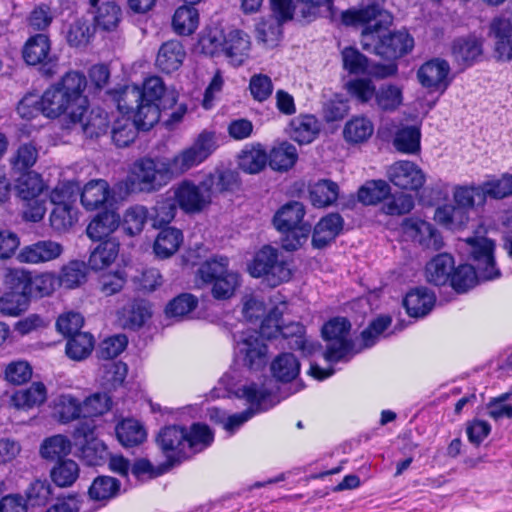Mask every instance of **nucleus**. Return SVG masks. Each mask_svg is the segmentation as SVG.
<instances>
[{"instance_id":"obj_1","label":"nucleus","mask_w":512,"mask_h":512,"mask_svg":"<svg viewBox=\"0 0 512 512\" xmlns=\"http://www.w3.org/2000/svg\"><path fill=\"white\" fill-rule=\"evenodd\" d=\"M341 20L346 26L362 27L363 49L384 59H398L414 48V38L406 29L384 33L392 25L393 16L379 3L348 9L342 12Z\"/></svg>"},{"instance_id":"obj_2","label":"nucleus","mask_w":512,"mask_h":512,"mask_svg":"<svg viewBox=\"0 0 512 512\" xmlns=\"http://www.w3.org/2000/svg\"><path fill=\"white\" fill-rule=\"evenodd\" d=\"M111 405L112 401L107 393H95L82 404L76 398L66 395V419L68 416L72 419L83 418L74 425L72 441H66V454L72 452L90 465L96 464L98 458H102L105 446L94 435L95 424L92 418L108 412Z\"/></svg>"},{"instance_id":"obj_3","label":"nucleus","mask_w":512,"mask_h":512,"mask_svg":"<svg viewBox=\"0 0 512 512\" xmlns=\"http://www.w3.org/2000/svg\"><path fill=\"white\" fill-rule=\"evenodd\" d=\"M469 253L475 262V267L469 264L458 266L450 276L452 287L457 292H466L476 283V269L479 274L487 280L494 279L500 275L495 266L494 241L481 235L468 237L464 240Z\"/></svg>"},{"instance_id":"obj_4","label":"nucleus","mask_w":512,"mask_h":512,"mask_svg":"<svg viewBox=\"0 0 512 512\" xmlns=\"http://www.w3.org/2000/svg\"><path fill=\"white\" fill-rule=\"evenodd\" d=\"M233 179L232 173L225 172L210 174L198 185L184 180L173 188V197L184 212L199 213L211 203L214 186L219 191L227 190Z\"/></svg>"},{"instance_id":"obj_5","label":"nucleus","mask_w":512,"mask_h":512,"mask_svg":"<svg viewBox=\"0 0 512 512\" xmlns=\"http://www.w3.org/2000/svg\"><path fill=\"white\" fill-rule=\"evenodd\" d=\"M173 179L167 160L143 157L130 167L125 184L132 193H151L160 190Z\"/></svg>"},{"instance_id":"obj_6","label":"nucleus","mask_w":512,"mask_h":512,"mask_svg":"<svg viewBox=\"0 0 512 512\" xmlns=\"http://www.w3.org/2000/svg\"><path fill=\"white\" fill-rule=\"evenodd\" d=\"M304 215V206L297 201L285 204L275 214L273 223L276 229L284 234L281 242L285 250H297L306 242L311 225L302 221Z\"/></svg>"},{"instance_id":"obj_7","label":"nucleus","mask_w":512,"mask_h":512,"mask_svg":"<svg viewBox=\"0 0 512 512\" xmlns=\"http://www.w3.org/2000/svg\"><path fill=\"white\" fill-rule=\"evenodd\" d=\"M140 101L157 102L163 109H168L177 102V96L174 91L166 90L160 77L152 76L144 81L142 89L136 85L125 86L117 98V107L130 111Z\"/></svg>"},{"instance_id":"obj_8","label":"nucleus","mask_w":512,"mask_h":512,"mask_svg":"<svg viewBox=\"0 0 512 512\" xmlns=\"http://www.w3.org/2000/svg\"><path fill=\"white\" fill-rule=\"evenodd\" d=\"M217 148L216 135L214 132L204 130L193 141V143L166 159L172 177L180 176L190 169L203 163Z\"/></svg>"},{"instance_id":"obj_9","label":"nucleus","mask_w":512,"mask_h":512,"mask_svg":"<svg viewBox=\"0 0 512 512\" xmlns=\"http://www.w3.org/2000/svg\"><path fill=\"white\" fill-rule=\"evenodd\" d=\"M249 271L253 277H266L272 286L287 282L292 277L291 262L271 246H264L256 253Z\"/></svg>"},{"instance_id":"obj_10","label":"nucleus","mask_w":512,"mask_h":512,"mask_svg":"<svg viewBox=\"0 0 512 512\" xmlns=\"http://www.w3.org/2000/svg\"><path fill=\"white\" fill-rule=\"evenodd\" d=\"M272 388H268L265 384L259 387L257 384L252 383L245 385L238 389V396L245 398L251 407L241 413L226 416L224 428L230 433H233L246 421H248L256 412L265 410L271 407L274 403H267L272 396Z\"/></svg>"},{"instance_id":"obj_11","label":"nucleus","mask_w":512,"mask_h":512,"mask_svg":"<svg viewBox=\"0 0 512 512\" xmlns=\"http://www.w3.org/2000/svg\"><path fill=\"white\" fill-rule=\"evenodd\" d=\"M350 322L344 317H336L329 320L322 328V336L327 342L324 357L329 362H337L343 359L353 347L349 337Z\"/></svg>"},{"instance_id":"obj_12","label":"nucleus","mask_w":512,"mask_h":512,"mask_svg":"<svg viewBox=\"0 0 512 512\" xmlns=\"http://www.w3.org/2000/svg\"><path fill=\"white\" fill-rule=\"evenodd\" d=\"M50 49L49 38L36 34L28 38L22 50L24 61L31 66L39 65V72L46 78L53 77L59 69V58Z\"/></svg>"},{"instance_id":"obj_13","label":"nucleus","mask_w":512,"mask_h":512,"mask_svg":"<svg viewBox=\"0 0 512 512\" xmlns=\"http://www.w3.org/2000/svg\"><path fill=\"white\" fill-rule=\"evenodd\" d=\"M237 356L244 365L257 370L267 363V345L258 331L247 329L233 334Z\"/></svg>"},{"instance_id":"obj_14","label":"nucleus","mask_w":512,"mask_h":512,"mask_svg":"<svg viewBox=\"0 0 512 512\" xmlns=\"http://www.w3.org/2000/svg\"><path fill=\"white\" fill-rule=\"evenodd\" d=\"M389 181L401 190L418 191L426 181L424 171L414 162L402 160L387 169Z\"/></svg>"},{"instance_id":"obj_15","label":"nucleus","mask_w":512,"mask_h":512,"mask_svg":"<svg viewBox=\"0 0 512 512\" xmlns=\"http://www.w3.org/2000/svg\"><path fill=\"white\" fill-rule=\"evenodd\" d=\"M401 230L407 238L423 248L437 251L443 247V239L440 233L432 224L420 218H405L401 223Z\"/></svg>"},{"instance_id":"obj_16","label":"nucleus","mask_w":512,"mask_h":512,"mask_svg":"<svg viewBox=\"0 0 512 512\" xmlns=\"http://www.w3.org/2000/svg\"><path fill=\"white\" fill-rule=\"evenodd\" d=\"M157 443L171 461L180 462L189 457L184 427L171 425L162 428L157 436Z\"/></svg>"},{"instance_id":"obj_17","label":"nucleus","mask_w":512,"mask_h":512,"mask_svg":"<svg viewBox=\"0 0 512 512\" xmlns=\"http://www.w3.org/2000/svg\"><path fill=\"white\" fill-rule=\"evenodd\" d=\"M449 63L441 58H433L420 66L417 78L420 84L433 91H445L450 84Z\"/></svg>"},{"instance_id":"obj_18","label":"nucleus","mask_w":512,"mask_h":512,"mask_svg":"<svg viewBox=\"0 0 512 512\" xmlns=\"http://www.w3.org/2000/svg\"><path fill=\"white\" fill-rule=\"evenodd\" d=\"M218 48L224 52L233 65L240 66L249 57L251 48L250 37L243 31L232 30L224 36L222 42H217L210 52L214 53Z\"/></svg>"},{"instance_id":"obj_19","label":"nucleus","mask_w":512,"mask_h":512,"mask_svg":"<svg viewBox=\"0 0 512 512\" xmlns=\"http://www.w3.org/2000/svg\"><path fill=\"white\" fill-rule=\"evenodd\" d=\"M87 86L83 73H66V118L76 120V111L83 112L88 108V100L82 93Z\"/></svg>"},{"instance_id":"obj_20","label":"nucleus","mask_w":512,"mask_h":512,"mask_svg":"<svg viewBox=\"0 0 512 512\" xmlns=\"http://www.w3.org/2000/svg\"><path fill=\"white\" fill-rule=\"evenodd\" d=\"M41 457L55 466L50 471V478L53 483L64 487V435L58 434L43 440L40 446Z\"/></svg>"},{"instance_id":"obj_21","label":"nucleus","mask_w":512,"mask_h":512,"mask_svg":"<svg viewBox=\"0 0 512 512\" xmlns=\"http://www.w3.org/2000/svg\"><path fill=\"white\" fill-rule=\"evenodd\" d=\"M489 36L494 41L495 57L500 61H512V23L506 18H495L490 23Z\"/></svg>"},{"instance_id":"obj_22","label":"nucleus","mask_w":512,"mask_h":512,"mask_svg":"<svg viewBox=\"0 0 512 512\" xmlns=\"http://www.w3.org/2000/svg\"><path fill=\"white\" fill-rule=\"evenodd\" d=\"M36 110L51 119L57 118L64 113V76L58 82L48 88L39 99Z\"/></svg>"},{"instance_id":"obj_23","label":"nucleus","mask_w":512,"mask_h":512,"mask_svg":"<svg viewBox=\"0 0 512 512\" xmlns=\"http://www.w3.org/2000/svg\"><path fill=\"white\" fill-rule=\"evenodd\" d=\"M279 336L287 340L289 348L300 350L304 355L310 356L321 349L319 343L309 341L305 338V328L300 323H290L280 326Z\"/></svg>"},{"instance_id":"obj_24","label":"nucleus","mask_w":512,"mask_h":512,"mask_svg":"<svg viewBox=\"0 0 512 512\" xmlns=\"http://www.w3.org/2000/svg\"><path fill=\"white\" fill-rule=\"evenodd\" d=\"M62 252L61 245L52 241H39L25 246L19 253L18 259L22 263L37 264L55 259Z\"/></svg>"},{"instance_id":"obj_25","label":"nucleus","mask_w":512,"mask_h":512,"mask_svg":"<svg viewBox=\"0 0 512 512\" xmlns=\"http://www.w3.org/2000/svg\"><path fill=\"white\" fill-rule=\"evenodd\" d=\"M343 229V219L339 214L331 213L323 217L315 226L312 244L323 248L333 241Z\"/></svg>"},{"instance_id":"obj_26","label":"nucleus","mask_w":512,"mask_h":512,"mask_svg":"<svg viewBox=\"0 0 512 512\" xmlns=\"http://www.w3.org/2000/svg\"><path fill=\"white\" fill-rule=\"evenodd\" d=\"M76 111V120H69L72 124H79L83 133L90 138L98 137L108 130L109 121L108 114L101 108H94L90 111L89 116L84 119L87 109L80 114Z\"/></svg>"},{"instance_id":"obj_27","label":"nucleus","mask_w":512,"mask_h":512,"mask_svg":"<svg viewBox=\"0 0 512 512\" xmlns=\"http://www.w3.org/2000/svg\"><path fill=\"white\" fill-rule=\"evenodd\" d=\"M119 110L120 115L117 116L112 124L111 128V138L113 143L117 147H127L137 137L138 125L134 120L127 115L129 111L127 110Z\"/></svg>"},{"instance_id":"obj_28","label":"nucleus","mask_w":512,"mask_h":512,"mask_svg":"<svg viewBox=\"0 0 512 512\" xmlns=\"http://www.w3.org/2000/svg\"><path fill=\"white\" fill-rule=\"evenodd\" d=\"M94 337L89 332L73 333L66 328V356L75 361L86 359L94 348Z\"/></svg>"},{"instance_id":"obj_29","label":"nucleus","mask_w":512,"mask_h":512,"mask_svg":"<svg viewBox=\"0 0 512 512\" xmlns=\"http://www.w3.org/2000/svg\"><path fill=\"white\" fill-rule=\"evenodd\" d=\"M268 163V154L260 143L246 145L238 155L239 168L248 174L261 172Z\"/></svg>"},{"instance_id":"obj_30","label":"nucleus","mask_w":512,"mask_h":512,"mask_svg":"<svg viewBox=\"0 0 512 512\" xmlns=\"http://www.w3.org/2000/svg\"><path fill=\"white\" fill-rule=\"evenodd\" d=\"M435 295L426 288H415L403 300L404 307L411 317L426 316L433 308Z\"/></svg>"},{"instance_id":"obj_31","label":"nucleus","mask_w":512,"mask_h":512,"mask_svg":"<svg viewBox=\"0 0 512 512\" xmlns=\"http://www.w3.org/2000/svg\"><path fill=\"white\" fill-rule=\"evenodd\" d=\"M185 58V51L179 41L171 40L162 44L156 58V65L165 72L171 73L179 69Z\"/></svg>"},{"instance_id":"obj_32","label":"nucleus","mask_w":512,"mask_h":512,"mask_svg":"<svg viewBox=\"0 0 512 512\" xmlns=\"http://www.w3.org/2000/svg\"><path fill=\"white\" fill-rule=\"evenodd\" d=\"M120 225V216L111 210H106L95 216L89 223L86 233L93 241H101L111 235Z\"/></svg>"},{"instance_id":"obj_33","label":"nucleus","mask_w":512,"mask_h":512,"mask_svg":"<svg viewBox=\"0 0 512 512\" xmlns=\"http://www.w3.org/2000/svg\"><path fill=\"white\" fill-rule=\"evenodd\" d=\"M320 124L313 115H299L290 122V137L299 144H309L318 135Z\"/></svg>"},{"instance_id":"obj_34","label":"nucleus","mask_w":512,"mask_h":512,"mask_svg":"<svg viewBox=\"0 0 512 512\" xmlns=\"http://www.w3.org/2000/svg\"><path fill=\"white\" fill-rule=\"evenodd\" d=\"M454 269L453 257L447 253L435 256L427 263L425 269L426 279L436 286L444 285L450 280Z\"/></svg>"},{"instance_id":"obj_35","label":"nucleus","mask_w":512,"mask_h":512,"mask_svg":"<svg viewBox=\"0 0 512 512\" xmlns=\"http://www.w3.org/2000/svg\"><path fill=\"white\" fill-rule=\"evenodd\" d=\"M482 46V41L475 36L459 38L453 43V56L458 63L470 66L482 55Z\"/></svg>"},{"instance_id":"obj_36","label":"nucleus","mask_w":512,"mask_h":512,"mask_svg":"<svg viewBox=\"0 0 512 512\" xmlns=\"http://www.w3.org/2000/svg\"><path fill=\"white\" fill-rule=\"evenodd\" d=\"M298 159L296 147L289 142L274 146L268 154V163L273 170L287 171L294 166Z\"/></svg>"},{"instance_id":"obj_37","label":"nucleus","mask_w":512,"mask_h":512,"mask_svg":"<svg viewBox=\"0 0 512 512\" xmlns=\"http://www.w3.org/2000/svg\"><path fill=\"white\" fill-rule=\"evenodd\" d=\"M231 273L228 271V258L224 256L212 257L203 262L197 271V281L202 285H211L222 276Z\"/></svg>"},{"instance_id":"obj_38","label":"nucleus","mask_w":512,"mask_h":512,"mask_svg":"<svg viewBox=\"0 0 512 512\" xmlns=\"http://www.w3.org/2000/svg\"><path fill=\"white\" fill-rule=\"evenodd\" d=\"M183 241L182 232L173 227H167L160 231L155 242L154 252L160 258L172 256Z\"/></svg>"},{"instance_id":"obj_39","label":"nucleus","mask_w":512,"mask_h":512,"mask_svg":"<svg viewBox=\"0 0 512 512\" xmlns=\"http://www.w3.org/2000/svg\"><path fill=\"white\" fill-rule=\"evenodd\" d=\"M109 196V185L105 180H93L81 191L80 199L88 210H94L104 204Z\"/></svg>"},{"instance_id":"obj_40","label":"nucleus","mask_w":512,"mask_h":512,"mask_svg":"<svg viewBox=\"0 0 512 512\" xmlns=\"http://www.w3.org/2000/svg\"><path fill=\"white\" fill-rule=\"evenodd\" d=\"M435 220L442 226L456 230L468 222V212L458 205L445 204L438 207L434 215Z\"/></svg>"},{"instance_id":"obj_41","label":"nucleus","mask_w":512,"mask_h":512,"mask_svg":"<svg viewBox=\"0 0 512 512\" xmlns=\"http://www.w3.org/2000/svg\"><path fill=\"white\" fill-rule=\"evenodd\" d=\"M119 252V243L109 239L101 242L90 254L89 266L93 270H103L109 267Z\"/></svg>"},{"instance_id":"obj_42","label":"nucleus","mask_w":512,"mask_h":512,"mask_svg":"<svg viewBox=\"0 0 512 512\" xmlns=\"http://www.w3.org/2000/svg\"><path fill=\"white\" fill-rule=\"evenodd\" d=\"M374 132L373 123L364 116L354 117L349 120L343 129L344 139L353 144L367 141Z\"/></svg>"},{"instance_id":"obj_43","label":"nucleus","mask_w":512,"mask_h":512,"mask_svg":"<svg viewBox=\"0 0 512 512\" xmlns=\"http://www.w3.org/2000/svg\"><path fill=\"white\" fill-rule=\"evenodd\" d=\"M375 102L382 111H395L403 103V87L393 83L381 85L376 90Z\"/></svg>"},{"instance_id":"obj_44","label":"nucleus","mask_w":512,"mask_h":512,"mask_svg":"<svg viewBox=\"0 0 512 512\" xmlns=\"http://www.w3.org/2000/svg\"><path fill=\"white\" fill-rule=\"evenodd\" d=\"M116 435L119 442L125 447L141 444L146 438L143 426L134 419H125L116 426Z\"/></svg>"},{"instance_id":"obj_45","label":"nucleus","mask_w":512,"mask_h":512,"mask_svg":"<svg viewBox=\"0 0 512 512\" xmlns=\"http://www.w3.org/2000/svg\"><path fill=\"white\" fill-rule=\"evenodd\" d=\"M199 14L194 6L183 5L179 7L173 16L172 25L176 33L190 35L198 27Z\"/></svg>"},{"instance_id":"obj_46","label":"nucleus","mask_w":512,"mask_h":512,"mask_svg":"<svg viewBox=\"0 0 512 512\" xmlns=\"http://www.w3.org/2000/svg\"><path fill=\"white\" fill-rule=\"evenodd\" d=\"M271 371L279 381L289 382L298 376L300 363L292 353H283L272 362Z\"/></svg>"},{"instance_id":"obj_47","label":"nucleus","mask_w":512,"mask_h":512,"mask_svg":"<svg viewBox=\"0 0 512 512\" xmlns=\"http://www.w3.org/2000/svg\"><path fill=\"white\" fill-rule=\"evenodd\" d=\"M46 399V387L41 382H34L29 388L16 391L12 401L17 408L29 409L42 404Z\"/></svg>"},{"instance_id":"obj_48","label":"nucleus","mask_w":512,"mask_h":512,"mask_svg":"<svg viewBox=\"0 0 512 512\" xmlns=\"http://www.w3.org/2000/svg\"><path fill=\"white\" fill-rule=\"evenodd\" d=\"M24 495L28 507H43L53 495L52 486L46 479H35L27 486Z\"/></svg>"},{"instance_id":"obj_49","label":"nucleus","mask_w":512,"mask_h":512,"mask_svg":"<svg viewBox=\"0 0 512 512\" xmlns=\"http://www.w3.org/2000/svg\"><path fill=\"white\" fill-rule=\"evenodd\" d=\"M391 188L384 180H370L358 190V200L364 205H374L390 194Z\"/></svg>"},{"instance_id":"obj_50","label":"nucleus","mask_w":512,"mask_h":512,"mask_svg":"<svg viewBox=\"0 0 512 512\" xmlns=\"http://www.w3.org/2000/svg\"><path fill=\"white\" fill-rule=\"evenodd\" d=\"M420 138L419 127L405 126L397 131L393 143L398 151L414 154L420 150Z\"/></svg>"},{"instance_id":"obj_51","label":"nucleus","mask_w":512,"mask_h":512,"mask_svg":"<svg viewBox=\"0 0 512 512\" xmlns=\"http://www.w3.org/2000/svg\"><path fill=\"white\" fill-rule=\"evenodd\" d=\"M137 110L134 115V121L138 127L142 130H149L160 119L161 104L157 102L140 101L138 104H134Z\"/></svg>"},{"instance_id":"obj_52","label":"nucleus","mask_w":512,"mask_h":512,"mask_svg":"<svg viewBox=\"0 0 512 512\" xmlns=\"http://www.w3.org/2000/svg\"><path fill=\"white\" fill-rule=\"evenodd\" d=\"M187 448L189 456L204 450L213 441V433L205 424L195 423L186 430Z\"/></svg>"},{"instance_id":"obj_53","label":"nucleus","mask_w":512,"mask_h":512,"mask_svg":"<svg viewBox=\"0 0 512 512\" xmlns=\"http://www.w3.org/2000/svg\"><path fill=\"white\" fill-rule=\"evenodd\" d=\"M338 185L330 180H321L314 184L310 190V199L316 207H326L336 201Z\"/></svg>"},{"instance_id":"obj_54","label":"nucleus","mask_w":512,"mask_h":512,"mask_svg":"<svg viewBox=\"0 0 512 512\" xmlns=\"http://www.w3.org/2000/svg\"><path fill=\"white\" fill-rule=\"evenodd\" d=\"M381 206V211L390 216H401L410 213L415 207L412 195L406 193H395L387 196Z\"/></svg>"},{"instance_id":"obj_55","label":"nucleus","mask_w":512,"mask_h":512,"mask_svg":"<svg viewBox=\"0 0 512 512\" xmlns=\"http://www.w3.org/2000/svg\"><path fill=\"white\" fill-rule=\"evenodd\" d=\"M176 211L177 203L174 197H162L149 212V220L153 227H161L174 219Z\"/></svg>"},{"instance_id":"obj_56","label":"nucleus","mask_w":512,"mask_h":512,"mask_svg":"<svg viewBox=\"0 0 512 512\" xmlns=\"http://www.w3.org/2000/svg\"><path fill=\"white\" fill-rule=\"evenodd\" d=\"M31 296L25 292L6 291L0 297V312L7 316H18L28 309Z\"/></svg>"},{"instance_id":"obj_57","label":"nucleus","mask_w":512,"mask_h":512,"mask_svg":"<svg viewBox=\"0 0 512 512\" xmlns=\"http://www.w3.org/2000/svg\"><path fill=\"white\" fill-rule=\"evenodd\" d=\"M120 490V482L110 476L97 477L89 487V496L96 501L109 500Z\"/></svg>"},{"instance_id":"obj_58","label":"nucleus","mask_w":512,"mask_h":512,"mask_svg":"<svg viewBox=\"0 0 512 512\" xmlns=\"http://www.w3.org/2000/svg\"><path fill=\"white\" fill-rule=\"evenodd\" d=\"M121 20V9L114 1L103 2L97 9L95 22L105 31L117 28Z\"/></svg>"},{"instance_id":"obj_59","label":"nucleus","mask_w":512,"mask_h":512,"mask_svg":"<svg viewBox=\"0 0 512 512\" xmlns=\"http://www.w3.org/2000/svg\"><path fill=\"white\" fill-rule=\"evenodd\" d=\"M481 189V185L455 186L453 199L456 205L467 211L473 208L475 204L482 205L485 203L484 196L480 193Z\"/></svg>"},{"instance_id":"obj_60","label":"nucleus","mask_w":512,"mask_h":512,"mask_svg":"<svg viewBox=\"0 0 512 512\" xmlns=\"http://www.w3.org/2000/svg\"><path fill=\"white\" fill-rule=\"evenodd\" d=\"M18 195L23 200H33L37 198L44 190V183L41 175L29 171L23 174L17 185Z\"/></svg>"},{"instance_id":"obj_61","label":"nucleus","mask_w":512,"mask_h":512,"mask_svg":"<svg viewBox=\"0 0 512 512\" xmlns=\"http://www.w3.org/2000/svg\"><path fill=\"white\" fill-rule=\"evenodd\" d=\"M150 316L149 305L144 300H134L122 309L125 324L131 328L141 327Z\"/></svg>"},{"instance_id":"obj_62","label":"nucleus","mask_w":512,"mask_h":512,"mask_svg":"<svg viewBox=\"0 0 512 512\" xmlns=\"http://www.w3.org/2000/svg\"><path fill=\"white\" fill-rule=\"evenodd\" d=\"M481 195L486 200L488 197L502 199L512 194V175L503 174L499 179H493L481 184Z\"/></svg>"},{"instance_id":"obj_63","label":"nucleus","mask_w":512,"mask_h":512,"mask_svg":"<svg viewBox=\"0 0 512 512\" xmlns=\"http://www.w3.org/2000/svg\"><path fill=\"white\" fill-rule=\"evenodd\" d=\"M148 219L149 212L145 206H132L124 214L123 228L131 236L139 234Z\"/></svg>"},{"instance_id":"obj_64","label":"nucleus","mask_w":512,"mask_h":512,"mask_svg":"<svg viewBox=\"0 0 512 512\" xmlns=\"http://www.w3.org/2000/svg\"><path fill=\"white\" fill-rule=\"evenodd\" d=\"M343 68L350 74H366L368 72L369 60L358 49L346 47L341 52Z\"/></svg>"}]
</instances>
